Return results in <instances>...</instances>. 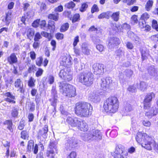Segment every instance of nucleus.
Listing matches in <instances>:
<instances>
[{
  "label": "nucleus",
  "instance_id": "f257e3e1",
  "mask_svg": "<svg viewBox=\"0 0 158 158\" xmlns=\"http://www.w3.org/2000/svg\"><path fill=\"white\" fill-rule=\"evenodd\" d=\"M119 102L118 98L115 96H111L103 102L102 111L109 114H114L118 111Z\"/></svg>",
  "mask_w": 158,
  "mask_h": 158
},
{
  "label": "nucleus",
  "instance_id": "f03ea898",
  "mask_svg": "<svg viewBox=\"0 0 158 158\" xmlns=\"http://www.w3.org/2000/svg\"><path fill=\"white\" fill-rule=\"evenodd\" d=\"M91 105L90 104L84 102H79L76 103L74 107L75 114L81 118L89 117L91 114L90 111Z\"/></svg>",
  "mask_w": 158,
  "mask_h": 158
},
{
  "label": "nucleus",
  "instance_id": "7ed1b4c3",
  "mask_svg": "<svg viewBox=\"0 0 158 158\" xmlns=\"http://www.w3.org/2000/svg\"><path fill=\"white\" fill-rule=\"evenodd\" d=\"M78 82L86 87H90L94 81V75L91 71L83 72L77 76Z\"/></svg>",
  "mask_w": 158,
  "mask_h": 158
},
{
  "label": "nucleus",
  "instance_id": "20e7f679",
  "mask_svg": "<svg viewBox=\"0 0 158 158\" xmlns=\"http://www.w3.org/2000/svg\"><path fill=\"white\" fill-rule=\"evenodd\" d=\"M59 87L62 90V94L68 98L74 97L76 95V89L73 85L64 81L59 82Z\"/></svg>",
  "mask_w": 158,
  "mask_h": 158
},
{
  "label": "nucleus",
  "instance_id": "39448f33",
  "mask_svg": "<svg viewBox=\"0 0 158 158\" xmlns=\"http://www.w3.org/2000/svg\"><path fill=\"white\" fill-rule=\"evenodd\" d=\"M111 154L113 158H127L128 153L125 152L123 145L118 144L116 145L114 151Z\"/></svg>",
  "mask_w": 158,
  "mask_h": 158
},
{
  "label": "nucleus",
  "instance_id": "423d86ee",
  "mask_svg": "<svg viewBox=\"0 0 158 158\" xmlns=\"http://www.w3.org/2000/svg\"><path fill=\"white\" fill-rule=\"evenodd\" d=\"M57 150L56 144L54 141H50L46 150L45 155L47 157L55 158V151Z\"/></svg>",
  "mask_w": 158,
  "mask_h": 158
},
{
  "label": "nucleus",
  "instance_id": "0eeeda50",
  "mask_svg": "<svg viewBox=\"0 0 158 158\" xmlns=\"http://www.w3.org/2000/svg\"><path fill=\"white\" fill-rule=\"evenodd\" d=\"M155 94L152 92L146 94L143 102V108L144 110H148L150 108L152 105L151 102L152 99L155 98Z\"/></svg>",
  "mask_w": 158,
  "mask_h": 158
},
{
  "label": "nucleus",
  "instance_id": "6e6552de",
  "mask_svg": "<svg viewBox=\"0 0 158 158\" xmlns=\"http://www.w3.org/2000/svg\"><path fill=\"white\" fill-rule=\"evenodd\" d=\"M59 76L66 81L69 82L73 79L70 72L67 68L61 69L59 73Z\"/></svg>",
  "mask_w": 158,
  "mask_h": 158
},
{
  "label": "nucleus",
  "instance_id": "1a4fd4ad",
  "mask_svg": "<svg viewBox=\"0 0 158 158\" xmlns=\"http://www.w3.org/2000/svg\"><path fill=\"white\" fill-rule=\"evenodd\" d=\"M107 46L109 48H113L114 47H118L121 44V40L117 37H113L109 38L107 40Z\"/></svg>",
  "mask_w": 158,
  "mask_h": 158
},
{
  "label": "nucleus",
  "instance_id": "9d476101",
  "mask_svg": "<svg viewBox=\"0 0 158 158\" xmlns=\"http://www.w3.org/2000/svg\"><path fill=\"white\" fill-rule=\"evenodd\" d=\"M86 136L89 139H95L101 140L102 139V136L100 134L99 131L93 130L92 131H89V133L87 134Z\"/></svg>",
  "mask_w": 158,
  "mask_h": 158
},
{
  "label": "nucleus",
  "instance_id": "9b49d317",
  "mask_svg": "<svg viewBox=\"0 0 158 158\" xmlns=\"http://www.w3.org/2000/svg\"><path fill=\"white\" fill-rule=\"evenodd\" d=\"M13 15L12 11L8 10L5 13V15L2 16V21L5 22L6 26H8L11 21Z\"/></svg>",
  "mask_w": 158,
  "mask_h": 158
},
{
  "label": "nucleus",
  "instance_id": "f8f14e48",
  "mask_svg": "<svg viewBox=\"0 0 158 158\" xmlns=\"http://www.w3.org/2000/svg\"><path fill=\"white\" fill-rule=\"evenodd\" d=\"M94 73L96 75L102 74L104 72L103 65L101 64L96 63L93 65Z\"/></svg>",
  "mask_w": 158,
  "mask_h": 158
},
{
  "label": "nucleus",
  "instance_id": "ddd939ff",
  "mask_svg": "<svg viewBox=\"0 0 158 158\" xmlns=\"http://www.w3.org/2000/svg\"><path fill=\"white\" fill-rule=\"evenodd\" d=\"M48 127L47 125H45L42 129L38 131L37 136L38 139H41L42 138H46L47 134L48 131Z\"/></svg>",
  "mask_w": 158,
  "mask_h": 158
},
{
  "label": "nucleus",
  "instance_id": "4468645a",
  "mask_svg": "<svg viewBox=\"0 0 158 158\" xmlns=\"http://www.w3.org/2000/svg\"><path fill=\"white\" fill-rule=\"evenodd\" d=\"M14 86L17 89V91H19L21 93H24L25 91L23 82L20 78H18L15 81Z\"/></svg>",
  "mask_w": 158,
  "mask_h": 158
},
{
  "label": "nucleus",
  "instance_id": "2eb2a0df",
  "mask_svg": "<svg viewBox=\"0 0 158 158\" xmlns=\"http://www.w3.org/2000/svg\"><path fill=\"white\" fill-rule=\"evenodd\" d=\"M66 122L71 127H77L80 121L78 120V118L77 117H68L66 119Z\"/></svg>",
  "mask_w": 158,
  "mask_h": 158
},
{
  "label": "nucleus",
  "instance_id": "dca6fc26",
  "mask_svg": "<svg viewBox=\"0 0 158 158\" xmlns=\"http://www.w3.org/2000/svg\"><path fill=\"white\" fill-rule=\"evenodd\" d=\"M7 62L10 65L17 64L18 62V57L16 54L15 53H11L9 56L7 58Z\"/></svg>",
  "mask_w": 158,
  "mask_h": 158
},
{
  "label": "nucleus",
  "instance_id": "f3484780",
  "mask_svg": "<svg viewBox=\"0 0 158 158\" xmlns=\"http://www.w3.org/2000/svg\"><path fill=\"white\" fill-rule=\"evenodd\" d=\"M43 61V58L40 56L38 57L35 61L36 65L38 67H40L43 65L44 67H46L48 65L49 62L48 60L45 58Z\"/></svg>",
  "mask_w": 158,
  "mask_h": 158
},
{
  "label": "nucleus",
  "instance_id": "a211bd4d",
  "mask_svg": "<svg viewBox=\"0 0 158 158\" xmlns=\"http://www.w3.org/2000/svg\"><path fill=\"white\" fill-rule=\"evenodd\" d=\"M101 81V86L103 89L109 88L112 84V81L108 77L103 78Z\"/></svg>",
  "mask_w": 158,
  "mask_h": 158
},
{
  "label": "nucleus",
  "instance_id": "6ab92c4d",
  "mask_svg": "<svg viewBox=\"0 0 158 158\" xmlns=\"http://www.w3.org/2000/svg\"><path fill=\"white\" fill-rule=\"evenodd\" d=\"M4 95L6 98L4 99V100L9 103L15 104L16 103L15 100V96L13 95L10 92H8L4 94Z\"/></svg>",
  "mask_w": 158,
  "mask_h": 158
},
{
  "label": "nucleus",
  "instance_id": "aec40b11",
  "mask_svg": "<svg viewBox=\"0 0 158 158\" xmlns=\"http://www.w3.org/2000/svg\"><path fill=\"white\" fill-rule=\"evenodd\" d=\"M158 113V109L156 107H152L148 111L145 112V115L148 118L156 116Z\"/></svg>",
  "mask_w": 158,
  "mask_h": 158
},
{
  "label": "nucleus",
  "instance_id": "412c9836",
  "mask_svg": "<svg viewBox=\"0 0 158 158\" xmlns=\"http://www.w3.org/2000/svg\"><path fill=\"white\" fill-rule=\"evenodd\" d=\"M3 124L6 125V128L11 133H13L14 131V126L12 121L11 119L6 120L3 123Z\"/></svg>",
  "mask_w": 158,
  "mask_h": 158
},
{
  "label": "nucleus",
  "instance_id": "4be33fe9",
  "mask_svg": "<svg viewBox=\"0 0 158 158\" xmlns=\"http://www.w3.org/2000/svg\"><path fill=\"white\" fill-rule=\"evenodd\" d=\"M77 127L79 130L84 132H86L89 130L88 125L84 121H80Z\"/></svg>",
  "mask_w": 158,
  "mask_h": 158
},
{
  "label": "nucleus",
  "instance_id": "5701e85b",
  "mask_svg": "<svg viewBox=\"0 0 158 158\" xmlns=\"http://www.w3.org/2000/svg\"><path fill=\"white\" fill-rule=\"evenodd\" d=\"M59 14L58 12H52L49 14L48 16V18L50 20H52L54 21H58L59 19Z\"/></svg>",
  "mask_w": 158,
  "mask_h": 158
},
{
  "label": "nucleus",
  "instance_id": "b1692460",
  "mask_svg": "<svg viewBox=\"0 0 158 158\" xmlns=\"http://www.w3.org/2000/svg\"><path fill=\"white\" fill-rule=\"evenodd\" d=\"M111 13V11H109L102 12L98 15V18L99 19L104 18L109 19L110 17V14Z\"/></svg>",
  "mask_w": 158,
  "mask_h": 158
},
{
  "label": "nucleus",
  "instance_id": "393cba45",
  "mask_svg": "<svg viewBox=\"0 0 158 158\" xmlns=\"http://www.w3.org/2000/svg\"><path fill=\"white\" fill-rule=\"evenodd\" d=\"M120 12L119 11H117L114 12L110 14V17H111L112 19L114 21L118 22L120 18Z\"/></svg>",
  "mask_w": 158,
  "mask_h": 158
},
{
  "label": "nucleus",
  "instance_id": "a878e982",
  "mask_svg": "<svg viewBox=\"0 0 158 158\" xmlns=\"http://www.w3.org/2000/svg\"><path fill=\"white\" fill-rule=\"evenodd\" d=\"M69 19L71 20L73 23L79 22L81 20L80 15L78 13H75L72 17H70Z\"/></svg>",
  "mask_w": 158,
  "mask_h": 158
},
{
  "label": "nucleus",
  "instance_id": "bb28decb",
  "mask_svg": "<svg viewBox=\"0 0 158 158\" xmlns=\"http://www.w3.org/2000/svg\"><path fill=\"white\" fill-rule=\"evenodd\" d=\"M154 2L152 0H148L146 2L145 9L146 11H149L152 9L153 5Z\"/></svg>",
  "mask_w": 158,
  "mask_h": 158
},
{
  "label": "nucleus",
  "instance_id": "cd10ccee",
  "mask_svg": "<svg viewBox=\"0 0 158 158\" xmlns=\"http://www.w3.org/2000/svg\"><path fill=\"white\" fill-rule=\"evenodd\" d=\"M29 137V131L23 130L20 133V138L24 140H28Z\"/></svg>",
  "mask_w": 158,
  "mask_h": 158
},
{
  "label": "nucleus",
  "instance_id": "c85d7f7f",
  "mask_svg": "<svg viewBox=\"0 0 158 158\" xmlns=\"http://www.w3.org/2000/svg\"><path fill=\"white\" fill-rule=\"evenodd\" d=\"M88 2H84L81 3L79 10L81 12H83L85 11L88 8Z\"/></svg>",
  "mask_w": 158,
  "mask_h": 158
},
{
  "label": "nucleus",
  "instance_id": "c756f323",
  "mask_svg": "<svg viewBox=\"0 0 158 158\" xmlns=\"http://www.w3.org/2000/svg\"><path fill=\"white\" fill-rule=\"evenodd\" d=\"M27 36V38L31 40L34 35L35 32L31 28H28L26 30Z\"/></svg>",
  "mask_w": 158,
  "mask_h": 158
},
{
  "label": "nucleus",
  "instance_id": "7c9ffc66",
  "mask_svg": "<svg viewBox=\"0 0 158 158\" xmlns=\"http://www.w3.org/2000/svg\"><path fill=\"white\" fill-rule=\"evenodd\" d=\"M34 142L33 140L30 139L28 141L27 146V152H30L34 146Z\"/></svg>",
  "mask_w": 158,
  "mask_h": 158
},
{
  "label": "nucleus",
  "instance_id": "2f4dec72",
  "mask_svg": "<svg viewBox=\"0 0 158 158\" xmlns=\"http://www.w3.org/2000/svg\"><path fill=\"white\" fill-rule=\"evenodd\" d=\"M19 115V109L15 107H13L11 112V115L12 118H17Z\"/></svg>",
  "mask_w": 158,
  "mask_h": 158
},
{
  "label": "nucleus",
  "instance_id": "473e14b6",
  "mask_svg": "<svg viewBox=\"0 0 158 158\" xmlns=\"http://www.w3.org/2000/svg\"><path fill=\"white\" fill-rule=\"evenodd\" d=\"M76 5V4L73 1H71L66 3L64 6L66 9H73L75 7Z\"/></svg>",
  "mask_w": 158,
  "mask_h": 158
},
{
  "label": "nucleus",
  "instance_id": "72a5a7b5",
  "mask_svg": "<svg viewBox=\"0 0 158 158\" xmlns=\"http://www.w3.org/2000/svg\"><path fill=\"white\" fill-rule=\"evenodd\" d=\"M69 24L68 22L63 24L61 26L60 29V32H64L66 31L69 29Z\"/></svg>",
  "mask_w": 158,
  "mask_h": 158
},
{
  "label": "nucleus",
  "instance_id": "f704fd0d",
  "mask_svg": "<svg viewBox=\"0 0 158 158\" xmlns=\"http://www.w3.org/2000/svg\"><path fill=\"white\" fill-rule=\"evenodd\" d=\"M36 80L33 77H31L27 82L28 86L29 87H33L35 86Z\"/></svg>",
  "mask_w": 158,
  "mask_h": 158
},
{
  "label": "nucleus",
  "instance_id": "c9c22d12",
  "mask_svg": "<svg viewBox=\"0 0 158 158\" xmlns=\"http://www.w3.org/2000/svg\"><path fill=\"white\" fill-rule=\"evenodd\" d=\"M47 27L48 29L53 30L55 28V23L52 20H49L47 25Z\"/></svg>",
  "mask_w": 158,
  "mask_h": 158
},
{
  "label": "nucleus",
  "instance_id": "e433bc0d",
  "mask_svg": "<svg viewBox=\"0 0 158 158\" xmlns=\"http://www.w3.org/2000/svg\"><path fill=\"white\" fill-rule=\"evenodd\" d=\"M41 34L43 36L47 38L48 40H50L52 38L53 36L51 33H48L45 31H42L41 32Z\"/></svg>",
  "mask_w": 158,
  "mask_h": 158
},
{
  "label": "nucleus",
  "instance_id": "4c0bfd02",
  "mask_svg": "<svg viewBox=\"0 0 158 158\" xmlns=\"http://www.w3.org/2000/svg\"><path fill=\"white\" fill-rule=\"evenodd\" d=\"M150 17L149 15L146 12L142 14L140 18V19L144 21H146Z\"/></svg>",
  "mask_w": 158,
  "mask_h": 158
},
{
  "label": "nucleus",
  "instance_id": "58836bf2",
  "mask_svg": "<svg viewBox=\"0 0 158 158\" xmlns=\"http://www.w3.org/2000/svg\"><path fill=\"white\" fill-rule=\"evenodd\" d=\"M28 108L29 111L30 112L34 111L35 109V104L33 102H30L28 104Z\"/></svg>",
  "mask_w": 158,
  "mask_h": 158
},
{
  "label": "nucleus",
  "instance_id": "ea45409f",
  "mask_svg": "<svg viewBox=\"0 0 158 158\" xmlns=\"http://www.w3.org/2000/svg\"><path fill=\"white\" fill-rule=\"evenodd\" d=\"M124 73L126 77L128 78H130L133 74V71L131 69H126Z\"/></svg>",
  "mask_w": 158,
  "mask_h": 158
},
{
  "label": "nucleus",
  "instance_id": "a19ab883",
  "mask_svg": "<svg viewBox=\"0 0 158 158\" xmlns=\"http://www.w3.org/2000/svg\"><path fill=\"white\" fill-rule=\"evenodd\" d=\"M55 36L56 39L58 40H62L64 37V34L59 32L56 33L55 35Z\"/></svg>",
  "mask_w": 158,
  "mask_h": 158
},
{
  "label": "nucleus",
  "instance_id": "79ce46f5",
  "mask_svg": "<svg viewBox=\"0 0 158 158\" xmlns=\"http://www.w3.org/2000/svg\"><path fill=\"white\" fill-rule=\"evenodd\" d=\"M99 10V8L96 4H94L91 8V12L92 14L95 12H98Z\"/></svg>",
  "mask_w": 158,
  "mask_h": 158
},
{
  "label": "nucleus",
  "instance_id": "37998d69",
  "mask_svg": "<svg viewBox=\"0 0 158 158\" xmlns=\"http://www.w3.org/2000/svg\"><path fill=\"white\" fill-rule=\"evenodd\" d=\"M43 72L44 70L42 69L38 68L35 73V76L37 77L41 76L43 75Z\"/></svg>",
  "mask_w": 158,
  "mask_h": 158
},
{
  "label": "nucleus",
  "instance_id": "c03bdc74",
  "mask_svg": "<svg viewBox=\"0 0 158 158\" xmlns=\"http://www.w3.org/2000/svg\"><path fill=\"white\" fill-rule=\"evenodd\" d=\"M136 0H123V3L128 6H131L136 2Z\"/></svg>",
  "mask_w": 158,
  "mask_h": 158
},
{
  "label": "nucleus",
  "instance_id": "a18cd8bd",
  "mask_svg": "<svg viewBox=\"0 0 158 158\" xmlns=\"http://www.w3.org/2000/svg\"><path fill=\"white\" fill-rule=\"evenodd\" d=\"M24 120L20 121L18 126L17 128L19 130H22L24 128L25 126Z\"/></svg>",
  "mask_w": 158,
  "mask_h": 158
},
{
  "label": "nucleus",
  "instance_id": "49530a36",
  "mask_svg": "<svg viewBox=\"0 0 158 158\" xmlns=\"http://www.w3.org/2000/svg\"><path fill=\"white\" fill-rule=\"evenodd\" d=\"M47 24L46 20L44 19L40 21V27L41 29H44L47 27Z\"/></svg>",
  "mask_w": 158,
  "mask_h": 158
},
{
  "label": "nucleus",
  "instance_id": "de8ad7c7",
  "mask_svg": "<svg viewBox=\"0 0 158 158\" xmlns=\"http://www.w3.org/2000/svg\"><path fill=\"white\" fill-rule=\"evenodd\" d=\"M42 38L41 33H40L39 32H37L35 35L34 40L35 41H39Z\"/></svg>",
  "mask_w": 158,
  "mask_h": 158
},
{
  "label": "nucleus",
  "instance_id": "09e8293b",
  "mask_svg": "<svg viewBox=\"0 0 158 158\" xmlns=\"http://www.w3.org/2000/svg\"><path fill=\"white\" fill-rule=\"evenodd\" d=\"M36 69V67L35 65L32 64L29 66L27 69V72L29 73H31L34 71H35Z\"/></svg>",
  "mask_w": 158,
  "mask_h": 158
},
{
  "label": "nucleus",
  "instance_id": "8fccbe9b",
  "mask_svg": "<svg viewBox=\"0 0 158 158\" xmlns=\"http://www.w3.org/2000/svg\"><path fill=\"white\" fill-rule=\"evenodd\" d=\"M57 98L56 97H53V100L52 101L51 99H49V101H51V105L52 106L54 107H55L56 106V103L57 102Z\"/></svg>",
  "mask_w": 158,
  "mask_h": 158
},
{
  "label": "nucleus",
  "instance_id": "3c124183",
  "mask_svg": "<svg viewBox=\"0 0 158 158\" xmlns=\"http://www.w3.org/2000/svg\"><path fill=\"white\" fill-rule=\"evenodd\" d=\"M77 154L76 152L73 151L71 152L68 156L67 158H76Z\"/></svg>",
  "mask_w": 158,
  "mask_h": 158
},
{
  "label": "nucleus",
  "instance_id": "603ef678",
  "mask_svg": "<svg viewBox=\"0 0 158 158\" xmlns=\"http://www.w3.org/2000/svg\"><path fill=\"white\" fill-rule=\"evenodd\" d=\"M40 19H37L35 21L32 23V26L34 27H37L39 26L40 27Z\"/></svg>",
  "mask_w": 158,
  "mask_h": 158
},
{
  "label": "nucleus",
  "instance_id": "864d4df0",
  "mask_svg": "<svg viewBox=\"0 0 158 158\" xmlns=\"http://www.w3.org/2000/svg\"><path fill=\"white\" fill-rule=\"evenodd\" d=\"M79 41V37L78 35H77L75 36L73 40V45L74 47H75L77 43Z\"/></svg>",
  "mask_w": 158,
  "mask_h": 158
},
{
  "label": "nucleus",
  "instance_id": "5fc2aeb1",
  "mask_svg": "<svg viewBox=\"0 0 158 158\" xmlns=\"http://www.w3.org/2000/svg\"><path fill=\"white\" fill-rule=\"evenodd\" d=\"M29 15V13L28 12H27L25 14H24L23 15L21 18V21L23 22V23L25 24V21L26 19L27 18V16Z\"/></svg>",
  "mask_w": 158,
  "mask_h": 158
},
{
  "label": "nucleus",
  "instance_id": "6e6d98bb",
  "mask_svg": "<svg viewBox=\"0 0 158 158\" xmlns=\"http://www.w3.org/2000/svg\"><path fill=\"white\" fill-rule=\"evenodd\" d=\"M137 16L136 15H133L131 18V21L134 24H136L138 22Z\"/></svg>",
  "mask_w": 158,
  "mask_h": 158
},
{
  "label": "nucleus",
  "instance_id": "4d7b16f0",
  "mask_svg": "<svg viewBox=\"0 0 158 158\" xmlns=\"http://www.w3.org/2000/svg\"><path fill=\"white\" fill-rule=\"evenodd\" d=\"M51 94L53 97L58 98L57 91L55 87H52L51 90Z\"/></svg>",
  "mask_w": 158,
  "mask_h": 158
},
{
  "label": "nucleus",
  "instance_id": "13d9d810",
  "mask_svg": "<svg viewBox=\"0 0 158 158\" xmlns=\"http://www.w3.org/2000/svg\"><path fill=\"white\" fill-rule=\"evenodd\" d=\"M51 45L52 47V50L54 51L55 50L56 48V40H51L50 42Z\"/></svg>",
  "mask_w": 158,
  "mask_h": 158
},
{
  "label": "nucleus",
  "instance_id": "bf43d9fd",
  "mask_svg": "<svg viewBox=\"0 0 158 158\" xmlns=\"http://www.w3.org/2000/svg\"><path fill=\"white\" fill-rule=\"evenodd\" d=\"M30 56L32 60H34L36 57V54L34 51H31L29 52Z\"/></svg>",
  "mask_w": 158,
  "mask_h": 158
},
{
  "label": "nucleus",
  "instance_id": "052dcab7",
  "mask_svg": "<svg viewBox=\"0 0 158 158\" xmlns=\"http://www.w3.org/2000/svg\"><path fill=\"white\" fill-rule=\"evenodd\" d=\"M63 10V7L62 6L60 5L58 6L57 7L54 9V11L56 12H61Z\"/></svg>",
  "mask_w": 158,
  "mask_h": 158
},
{
  "label": "nucleus",
  "instance_id": "680f3d73",
  "mask_svg": "<svg viewBox=\"0 0 158 158\" xmlns=\"http://www.w3.org/2000/svg\"><path fill=\"white\" fill-rule=\"evenodd\" d=\"M151 40L154 42H156L158 41V34H155L152 35L151 37Z\"/></svg>",
  "mask_w": 158,
  "mask_h": 158
},
{
  "label": "nucleus",
  "instance_id": "e2e57ef3",
  "mask_svg": "<svg viewBox=\"0 0 158 158\" xmlns=\"http://www.w3.org/2000/svg\"><path fill=\"white\" fill-rule=\"evenodd\" d=\"M142 123L144 126L147 127H149L151 124V122L148 120H143Z\"/></svg>",
  "mask_w": 158,
  "mask_h": 158
},
{
  "label": "nucleus",
  "instance_id": "0e129e2a",
  "mask_svg": "<svg viewBox=\"0 0 158 158\" xmlns=\"http://www.w3.org/2000/svg\"><path fill=\"white\" fill-rule=\"evenodd\" d=\"M34 118V114L32 113H30L28 114V118L29 122H31L33 121Z\"/></svg>",
  "mask_w": 158,
  "mask_h": 158
},
{
  "label": "nucleus",
  "instance_id": "69168bd1",
  "mask_svg": "<svg viewBox=\"0 0 158 158\" xmlns=\"http://www.w3.org/2000/svg\"><path fill=\"white\" fill-rule=\"evenodd\" d=\"M127 48L130 50L134 48V46L133 44L130 42H127L126 44Z\"/></svg>",
  "mask_w": 158,
  "mask_h": 158
},
{
  "label": "nucleus",
  "instance_id": "338daca9",
  "mask_svg": "<svg viewBox=\"0 0 158 158\" xmlns=\"http://www.w3.org/2000/svg\"><path fill=\"white\" fill-rule=\"evenodd\" d=\"M40 44V43L38 42V41H34V42L32 44V46L35 49H36L39 48Z\"/></svg>",
  "mask_w": 158,
  "mask_h": 158
},
{
  "label": "nucleus",
  "instance_id": "774afa93",
  "mask_svg": "<svg viewBox=\"0 0 158 158\" xmlns=\"http://www.w3.org/2000/svg\"><path fill=\"white\" fill-rule=\"evenodd\" d=\"M152 27L153 29H154L158 26V24L157 21L155 19H153L152 22Z\"/></svg>",
  "mask_w": 158,
  "mask_h": 158
}]
</instances>
